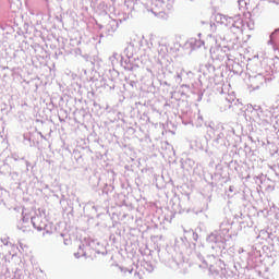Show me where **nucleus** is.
Here are the masks:
<instances>
[{
    "label": "nucleus",
    "mask_w": 279,
    "mask_h": 279,
    "mask_svg": "<svg viewBox=\"0 0 279 279\" xmlns=\"http://www.w3.org/2000/svg\"><path fill=\"white\" fill-rule=\"evenodd\" d=\"M33 227L36 228L39 232L47 230V219L43 216H35L32 218Z\"/></svg>",
    "instance_id": "obj_1"
},
{
    "label": "nucleus",
    "mask_w": 279,
    "mask_h": 279,
    "mask_svg": "<svg viewBox=\"0 0 279 279\" xmlns=\"http://www.w3.org/2000/svg\"><path fill=\"white\" fill-rule=\"evenodd\" d=\"M112 32H117V27L112 28Z\"/></svg>",
    "instance_id": "obj_2"
}]
</instances>
